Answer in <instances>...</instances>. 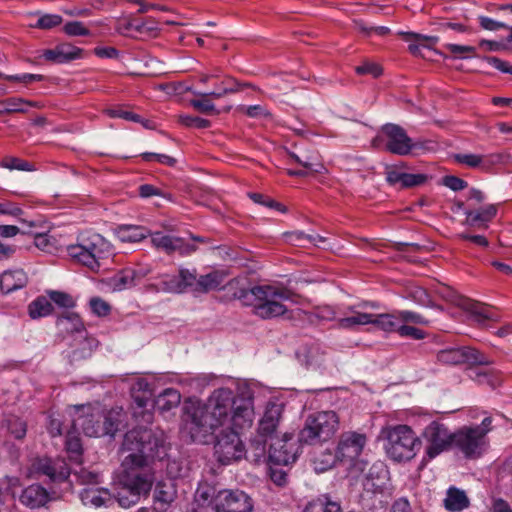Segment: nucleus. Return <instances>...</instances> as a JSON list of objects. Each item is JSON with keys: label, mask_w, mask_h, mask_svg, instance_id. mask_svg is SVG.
<instances>
[{"label": "nucleus", "mask_w": 512, "mask_h": 512, "mask_svg": "<svg viewBox=\"0 0 512 512\" xmlns=\"http://www.w3.org/2000/svg\"><path fill=\"white\" fill-rule=\"evenodd\" d=\"M121 451L128 455L121 464V487L113 497L121 507L129 508L137 504L141 496H147L152 488L154 472L149 462L167 456L164 432L135 427L124 435Z\"/></svg>", "instance_id": "f257e3e1"}, {"label": "nucleus", "mask_w": 512, "mask_h": 512, "mask_svg": "<svg viewBox=\"0 0 512 512\" xmlns=\"http://www.w3.org/2000/svg\"><path fill=\"white\" fill-rule=\"evenodd\" d=\"M233 299L239 300L245 306L253 308V314L261 319H272L286 314V306L280 300L290 297V292L284 288L272 285H256L250 288L240 287L238 279L230 280L224 287Z\"/></svg>", "instance_id": "f03ea898"}, {"label": "nucleus", "mask_w": 512, "mask_h": 512, "mask_svg": "<svg viewBox=\"0 0 512 512\" xmlns=\"http://www.w3.org/2000/svg\"><path fill=\"white\" fill-rule=\"evenodd\" d=\"M68 256L76 263L98 272L113 255L111 244L100 234H80L75 244L67 246Z\"/></svg>", "instance_id": "7ed1b4c3"}, {"label": "nucleus", "mask_w": 512, "mask_h": 512, "mask_svg": "<svg viewBox=\"0 0 512 512\" xmlns=\"http://www.w3.org/2000/svg\"><path fill=\"white\" fill-rule=\"evenodd\" d=\"M381 437L386 440L384 447L387 455L395 461L412 459L421 447L420 439L407 425L384 427Z\"/></svg>", "instance_id": "20e7f679"}, {"label": "nucleus", "mask_w": 512, "mask_h": 512, "mask_svg": "<svg viewBox=\"0 0 512 512\" xmlns=\"http://www.w3.org/2000/svg\"><path fill=\"white\" fill-rule=\"evenodd\" d=\"M339 428V417L334 411H320L307 416L298 433L300 444L321 445L330 440Z\"/></svg>", "instance_id": "39448f33"}, {"label": "nucleus", "mask_w": 512, "mask_h": 512, "mask_svg": "<svg viewBox=\"0 0 512 512\" xmlns=\"http://www.w3.org/2000/svg\"><path fill=\"white\" fill-rule=\"evenodd\" d=\"M368 442V437L365 433L358 431H345L339 436L335 454L328 453L330 461L327 462V467H331L335 460L348 463L351 467L358 471L364 472L367 462L358 460Z\"/></svg>", "instance_id": "423d86ee"}, {"label": "nucleus", "mask_w": 512, "mask_h": 512, "mask_svg": "<svg viewBox=\"0 0 512 512\" xmlns=\"http://www.w3.org/2000/svg\"><path fill=\"white\" fill-rule=\"evenodd\" d=\"M185 429L189 432L193 442L205 443L207 437L219 427V422L213 420L209 409L204 404L191 403L185 406Z\"/></svg>", "instance_id": "0eeeda50"}, {"label": "nucleus", "mask_w": 512, "mask_h": 512, "mask_svg": "<svg viewBox=\"0 0 512 512\" xmlns=\"http://www.w3.org/2000/svg\"><path fill=\"white\" fill-rule=\"evenodd\" d=\"M453 433L440 421H432L424 428L422 437L426 441L425 453L428 459L453 449Z\"/></svg>", "instance_id": "6e6552de"}, {"label": "nucleus", "mask_w": 512, "mask_h": 512, "mask_svg": "<svg viewBox=\"0 0 512 512\" xmlns=\"http://www.w3.org/2000/svg\"><path fill=\"white\" fill-rule=\"evenodd\" d=\"M244 452L243 442L235 430L223 429L216 436L214 455L221 464L227 465L241 459Z\"/></svg>", "instance_id": "1a4fd4ad"}, {"label": "nucleus", "mask_w": 512, "mask_h": 512, "mask_svg": "<svg viewBox=\"0 0 512 512\" xmlns=\"http://www.w3.org/2000/svg\"><path fill=\"white\" fill-rule=\"evenodd\" d=\"M382 138L376 137L373 145L376 146L379 141H384L385 151L398 155L406 156L411 154L412 139L408 136L406 130L400 125L387 123L382 126Z\"/></svg>", "instance_id": "9d476101"}, {"label": "nucleus", "mask_w": 512, "mask_h": 512, "mask_svg": "<svg viewBox=\"0 0 512 512\" xmlns=\"http://www.w3.org/2000/svg\"><path fill=\"white\" fill-rule=\"evenodd\" d=\"M481 432L471 426H463L453 433V449L460 451L467 459H478L485 451L487 441Z\"/></svg>", "instance_id": "9b49d317"}, {"label": "nucleus", "mask_w": 512, "mask_h": 512, "mask_svg": "<svg viewBox=\"0 0 512 512\" xmlns=\"http://www.w3.org/2000/svg\"><path fill=\"white\" fill-rule=\"evenodd\" d=\"M437 361L444 365H490L492 361L489 360L479 350L468 347H449L441 349L437 352Z\"/></svg>", "instance_id": "f8f14e48"}, {"label": "nucleus", "mask_w": 512, "mask_h": 512, "mask_svg": "<svg viewBox=\"0 0 512 512\" xmlns=\"http://www.w3.org/2000/svg\"><path fill=\"white\" fill-rule=\"evenodd\" d=\"M216 512H252L253 499L242 490H221L214 499Z\"/></svg>", "instance_id": "ddd939ff"}, {"label": "nucleus", "mask_w": 512, "mask_h": 512, "mask_svg": "<svg viewBox=\"0 0 512 512\" xmlns=\"http://www.w3.org/2000/svg\"><path fill=\"white\" fill-rule=\"evenodd\" d=\"M293 436L285 433L281 438H273L268 449V462L275 466H287L295 462L298 447L292 442Z\"/></svg>", "instance_id": "4468645a"}, {"label": "nucleus", "mask_w": 512, "mask_h": 512, "mask_svg": "<svg viewBox=\"0 0 512 512\" xmlns=\"http://www.w3.org/2000/svg\"><path fill=\"white\" fill-rule=\"evenodd\" d=\"M236 400L233 392L228 388H220L213 392L205 405L209 409V413L213 416V420L219 422V426L227 419Z\"/></svg>", "instance_id": "2eb2a0df"}, {"label": "nucleus", "mask_w": 512, "mask_h": 512, "mask_svg": "<svg viewBox=\"0 0 512 512\" xmlns=\"http://www.w3.org/2000/svg\"><path fill=\"white\" fill-rule=\"evenodd\" d=\"M125 421V413L122 409H111L102 413V426L90 424L85 427V435L89 437L114 436Z\"/></svg>", "instance_id": "dca6fc26"}, {"label": "nucleus", "mask_w": 512, "mask_h": 512, "mask_svg": "<svg viewBox=\"0 0 512 512\" xmlns=\"http://www.w3.org/2000/svg\"><path fill=\"white\" fill-rule=\"evenodd\" d=\"M285 405L280 402L269 401L265 407L264 414L259 421L257 432L261 436H268L270 440L274 437L275 432L282 420Z\"/></svg>", "instance_id": "f3484780"}, {"label": "nucleus", "mask_w": 512, "mask_h": 512, "mask_svg": "<svg viewBox=\"0 0 512 512\" xmlns=\"http://www.w3.org/2000/svg\"><path fill=\"white\" fill-rule=\"evenodd\" d=\"M150 235L152 244L156 248L164 250L167 254L179 252L181 255H186L196 251L197 249L195 245L186 243L184 239L179 237L164 235L161 232H156Z\"/></svg>", "instance_id": "a211bd4d"}, {"label": "nucleus", "mask_w": 512, "mask_h": 512, "mask_svg": "<svg viewBox=\"0 0 512 512\" xmlns=\"http://www.w3.org/2000/svg\"><path fill=\"white\" fill-rule=\"evenodd\" d=\"M36 469L38 473L47 476L52 483L65 482L70 475V470L63 461L41 459L37 463Z\"/></svg>", "instance_id": "6ab92c4d"}, {"label": "nucleus", "mask_w": 512, "mask_h": 512, "mask_svg": "<svg viewBox=\"0 0 512 512\" xmlns=\"http://www.w3.org/2000/svg\"><path fill=\"white\" fill-rule=\"evenodd\" d=\"M56 327L58 329V337L61 341L65 340L68 336L75 338L77 334L86 332L79 315L73 312H66L58 317Z\"/></svg>", "instance_id": "aec40b11"}, {"label": "nucleus", "mask_w": 512, "mask_h": 512, "mask_svg": "<svg viewBox=\"0 0 512 512\" xmlns=\"http://www.w3.org/2000/svg\"><path fill=\"white\" fill-rule=\"evenodd\" d=\"M82 54L83 49L75 47L69 43H61L53 49L44 50L42 57L53 63H67L81 58Z\"/></svg>", "instance_id": "412c9836"}, {"label": "nucleus", "mask_w": 512, "mask_h": 512, "mask_svg": "<svg viewBox=\"0 0 512 512\" xmlns=\"http://www.w3.org/2000/svg\"><path fill=\"white\" fill-rule=\"evenodd\" d=\"M254 410L251 400L237 399L232 409L231 422L235 429L250 428L253 423Z\"/></svg>", "instance_id": "4be33fe9"}, {"label": "nucleus", "mask_w": 512, "mask_h": 512, "mask_svg": "<svg viewBox=\"0 0 512 512\" xmlns=\"http://www.w3.org/2000/svg\"><path fill=\"white\" fill-rule=\"evenodd\" d=\"M177 497V489L173 480L159 481L154 490V505L159 512H165Z\"/></svg>", "instance_id": "5701e85b"}, {"label": "nucleus", "mask_w": 512, "mask_h": 512, "mask_svg": "<svg viewBox=\"0 0 512 512\" xmlns=\"http://www.w3.org/2000/svg\"><path fill=\"white\" fill-rule=\"evenodd\" d=\"M19 501L30 509H38L50 501V495L41 485L32 484L23 489Z\"/></svg>", "instance_id": "b1692460"}, {"label": "nucleus", "mask_w": 512, "mask_h": 512, "mask_svg": "<svg viewBox=\"0 0 512 512\" xmlns=\"http://www.w3.org/2000/svg\"><path fill=\"white\" fill-rule=\"evenodd\" d=\"M300 360L307 369L322 371L326 368L327 353L319 344L307 345L300 355Z\"/></svg>", "instance_id": "393cba45"}, {"label": "nucleus", "mask_w": 512, "mask_h": 512, "mask_svg": "<svg viewBox=\"0 0 512 512\" xmlns=\"http://www.w3.org/2000/svg\"><path fill=\"white\" fill-rule=\"evenodd\" d=\"M81 501L84 505L99 507H111L115 499L108 489L104 488H85L80 493Z\"/></svg>", "instance_id": "a878e982"}, {"label": "nucleus", "mask_w": 512, "mask_h": 512, "mask_svg": "<svg viewBox=\"0 0 512 512\" xmlns=\"http://www.w3.org/2000/svg\"><path fill=\"white\" fill-rule=\"evenodd\" d=\"M28 283V277L22 269L8 270L0 276V289L8 294L24 288Z\"/></svg>", "instance_id": "bb28decb"}, {"label": "nucleus", "mask_w": 512, "mask_h": 512, "mask_svg": "<svg viewBox=\"0 0 512 512\" xmlns=\"http://www.w3.org/2000/svg\"><path fill=\"white\" fill-rule=\"evenodd\" d=\"M70 346L72 348L71 361H79L91 355L93 348L96 346V340L89 337L86 331L83 334H77Z\"/></svg>", "instance_id": "cd10ccee"}, {"label": "nucleus", "mask_w": 512, "mask_h": 512, "mask_svg": "<svg viewBox=\"0 0 512 512\" xmlns=\"http://www.w3.org/2000/svg\"><path fill=\"white\" fill-rule=\"evenodd\" d=\"M465 214L467 225L486 229L488 227L487 223L497 214V206L490 204L479 210H467Z\"/></svg>", "instance_id": "c85d7f7f"}, {"label": "nucleus", "mask_w": 512, "mask_h": 512, "mask_svg": "<svg viewBox=\"0 0 512 512\" xmlns=\"http://www.w3.org/2000/svg\"><path fill=\"white\" fill-rule=\"evenodd\" d=\"M303 512H342L341 504L329 494H321L311 499Z\"/></svg>", "instance_id": "c756f323"}, {"label": "nucleus", "mask_w": 512, "mask_h": 512, "mask_svg": "<svg viewBox=\"0 0 512 512\" xmlns=\"http://www.w3.org/2000/svg\"><path fill=\"white\" fill-rule=\"evenodd\" d=\"M406 41H415L408 46L409 52L414 56H421V47L430 48L439 40L437 36H425L414 32H400Z\"/></svg>", "instance_id": "7c9ffc66"}, {"label": "nucleus", "mask_w": 512, "mask_h": 512, "mask_svg": "<svg viewBox=\"0 0 512 512\" xmlns=\"http://www.w3.org/2000/svg\"><path fill=\"white\" fill-rule=\"evenodd\" d=\"M470 505V501L463 490L450 487L447 490L444 506L450 512H460Z\"/></svg>", "instance_id": "2f4dec72"}, {"label": "nucleus", "mask_w": 512, "mask_h": 512, "mask_svg": "<svg viewBox=\"0 0 512 512\" xmlns=\"http://www.w3.org/2000/svg\"><path fill=\"white\" fill-rule=\"evenodd\" d=\"M268 441H270V437L261 436L257 432L256 436L250 442L248 458L257 464L268 461V451L266 448Z\"/></svg>", "instance_id": "473e14b6"}, {"label": "nucleus", "mask_w": 512, "mask_h": 512, "mask_svg": "<svg viewBox=\"0 0 512 512\" xmlns=\"http://www.w3.org/2000/svg\"><path fill=\"white\" fill-rule=\"evenodd\" d=\"M77 421H73L72 429L67 432L65 446L71 460L80 461L83 448L80 435L76 429Z\"/></svg>", "instance_id": "72a5a7b5"}, {"label": "nucleus", "mask_w": 512, "mask_h": 512, "mask_svg": "<svg viewBox=\"0 0 512 512\" xmlns=\"http://www.w3.org/2000/svg\"><path fill=\"white\" fill-rule=\"evenodd\" d=\"M181 402L180 393L173 388H167L155 399V406L161 412L170 411L176 408Z\"/></svg>", "instance_id": "f704fd0d"}, {"label": "nucleus", "mask_w": 512, "mask_h": 512, "mask_svg": "<svg viewBox=\"0 0 512 512\" xmlns=\"http://www.w3.org/2000/svg\"><path fill=\"white\" fill-rule=\"evenodd\" d=\"M150 234V231L142 226L123 225L118 229V237L122 242H140Z\"/></svg>", "instance_id": "c9c22d12"}, {"label": "nucleus", "mask_w": 512, "mask_h": 512, "mask_svg": "<svg viewBox=\"0 0 512 512\" xmlns=\"http://www.w3.org/2000/svg\"><path fill=\"white\" fill-rule=\"evenodd\" d=\"M225 275L220 271H212L198 278L197 293H208L218 289L224 282Z\"/></svg>", "instance_id": "e433bc0d"}, {"label": "nucleus", "mask_w": 512, "mask_h": 512, "mask_svg": "<svg viewBox=\"0 0 512 512\" xmlns=\"http://www.w3.org/2000/svg\"><path fill=\"white\" fill-rule=\"evenodd\" d=\"M371 324L385 332H398L400 321L398 315L395 314H372Z\"/></svg>", "instance_id": "4c0bfd02"}, {"label": "nucleus", "mask_w": 512, "mask_h": 512, "mask_svg": "<svg viewBox=\"0 0 512 512\" xmlns=\"http://www.w3.org/2000/svg\"><path fill=\"white\" fill-rule=\"evenodd\" d=\"M52 311V303L44 296L37 297L28 306V314L32 319L48 316Z\"/></svg>", "instance_id": "58836bf2"}, {"label": "nucleus", "mask_w": 512, "mask_h": 512, "mask_svg": "<svg viewBox=\"0 0 512 512\" xmlns=\"http://www.w3.org/2000/svg\"><path fill=\"white\" fill-rule=\"evenodd\" d=\"M349 309L353 312V315L339 319L338 326L340 328L352 329L356 326L371 324L372 314L354 311L352 308Z\"/></svg>", "instance_id": "ea45409f"}, {"label": "nucleus", "mask_w": 512, "mask_h": 512, "mask_svg": "<svg viewBox=\"0 0 512 512\" xmlns=\"http://www.w3.org/2000/svg\"><path fill=\"white\" fill-rule=\"evenodd\" d=\"M6 113H24L27 111L26 106L40 108L39 102L24 100L23 98L11 97L1 103Z\"/></svg>", "instance_id": "a19ab883"}, {"label": "nucleus", "mask_w": 512, "mask_h": 512, "mask_svg": "<svg viewBox=\"0 0 512 512\" xmlns=\"http://www.w3.org/2000/svg\"><path fill=\"white\" fill-rule=\"evenodd\" d=\"M197 98H193L189 101V104L198 112L203 114H219V111L216 109L214 103L207 95H204L200 92H193Z\"/></svg>", "instance_id": "79ce46f5"}, {"label": "nucleus", "mask_w": 512, "mask_h": 512, "mask_svg": "<svg viewBox=\"0 0 512 512\" xmlns=\"http://www.w3.org/2000/svg\"><path fill=\"white\" fill-rule=\"evenodd\" d=\"M134 31L140 35L156 38L160 33L158 22L152 18L139 20L135 18Z\"/></svg>", "instance_id": "37998d69"}, {"label": "nucleus", "mask_w": 512, "mask_h": 512, "mask_svg": "<svg viewBox=\"0 0 512 512\" xmlns=\"http://www.w3.org/2000/svg\"><path fill=\"white\" fill-rule=\"evenodd\" d=\"M296 313L298 317L302 316L303 319L311 324H316L319 320L330 321L335 318V312L329 306L319 308L316 313H308L301 310H297Z\"/></svg>", "instance_id": "c03bdc74"}, {"label": "nucleus", "mask_w": 512, "mask_h": 512, "mask_svg": "<svg viewBox=\"0 0 512 512\" xmlns=\"http://www.w3.org/2000/svg\"><path fill=\"white\" fill-rule=\"evenodd\" d=\"M6 428L8 432L17 440L25 438L27 433V423L20 417L10 415L6 420Z\"/></svg>", "instance_id": "a18cd8bd"}, {"label": "nucleus", "mask_w": 512, "mask_h": 512, "mask_svg": "<svg viewBox=\"0 0 512 512\" xmlns=\"http://www.w3.org/2000/svg\"><path fill=\"white\" fill-rule=\"evenodd\" d=\"M0 166L9 170H20V171H34L36 170L34 164L29 161L23 160L14 156H5L0 161Z\"/></svg>", "instance_id": "49530a36"}, {"label": "nucleus", "mask_w": 512, "mask_h": 512, "mask_svg": "<svg viewBox=\"0 0 512 512\" xmlns=\"http://www.w3.org/2000/svg\"><path fill=\"white\" fill-rule=\"evenodd\" d=\"M248 196L253 202H255L257 204H260V205H263V206H266L269 208H273L282 213L287 212V208L283 204L273 200L272 198H270L268 196H265L264 194L249 193Z\"/></svg>", "instance_id": "de8ad7c7"}, {"label": "nucleus", "mask_w": 512, "mask_h": 512, "mask_svg": "<svg viewBox=\"0 0 512 512\" xmlns=\"http://www.w3.org/2000/svg\"><path fill=\"white\" fill-rule=\"evenodd\" d=\"M467 312L471 313L474 320L481 327H484L486 322L491 320V316L489 315L487 308L476 301L471 305Z\"/></svg>", "instance_id": "09e8293b"}, {"label": "nucleus", "mask_w": 512, "mask_h": 512, "mask_svg": "<svg viewBox=\"0 0 512 512\" xmlns=\"http://www.w3.org/2000/svg\"><path fill=\"white\" fill-rule=\"evenodd\" d=\"M178 121L183 126L188 128L205 129L210 127L211 125V122L209 120L192 115H179Z\"/></svg>", "instance_id": "8fccbe9b"}, {"label": "nucleus", "mask_w": 512, "mask_h": 512, "mask_svg": "<svg viewBox=\"0 0 512 512\" xmlns=\"http://www.w3.org/2000/svg\"><path fill=\"white\" fill-rule=\"evenodd\" d=\"M135 272L133 270H124L114 277L115 288L122 290L134 285Z\"/></svg>", "instance_id": "3c124183"}, {"label": "nucleus", "mask_w": 512, "mask_h": 512, "mask_svg": "<svg viewBox=\"0 0 512 512\" xmlns=\"http://www.w3.org/2000/svg\"><path fill=\"white\" fill-rule=\"evenodd\" d=\"M179 275L183 292L190 289L192 292L197 293L198 279L196 278V274L190 272L188 269H180Z\"/></svg>", "instance_id": "603ef678"}, {"label": "nucleus", "mask_w": 512, "mask_h": 512, "mask_svg": "<svg viewBox=\"0 0 512 512\" xmlns=\"http://www.w3.org/2000/svg\"><path fill=\"white\" fill-rule=\"evenodd\" d=\"M298 164L309 170L311 174H321L325 170L324 165L319 161L317 156L302 157V160H298Z\"/></svg>", "instance_id": "864d4df0"}, {"label": "nucleus", "mask_w": 512, "mask_h": 512, "mask_svg": "<svg viewBox=\"0 0 512 512\" xmlns=\"http://www.w3.org/2000/svg\"><path fill=\"white\" fill-rule=\"evenodd\" d=\"M89 305L92 312L99 317H105L111 312V305L100 297H92Z\"/></svg>", "instance_id": "5fc2aeb1"}, {"label": "nucleus", "mask_w": 512, "mask_h": 512, "mask_svg": "<svg viewBox=\"0 0 512 512\" xmlns=\"http://www.w3.org/2000/svg\"><path fill=\"white\" fill-rule=\"evenodd\" d=\"M180 275L169 276L165 275L161 280L162 289L171 293H183V286H181Z\"/></svg>", "instance_id": "6e6d98bb"}, {"label": "nucleus", "mask_w": 512, "mask_h": 512, "mask_svg": "<svg viewBox=\"0 0 512 512\" xmlns=\"http://www.w3.org/2000/svg\"><path fill=\"white\" fill-rule=\"evenodd\" d=\"M63 31L68 36H89V35H91L90 30L87 29L84 26V24L80 21L67 22L63 27Z\"/></svg>", "instance_id": "4d7b16f0"}, {"label": "nucleus", "mask_w": 512, "mask_h": 512, "mask_svg": "<svg viewBox=\"0 0 512 512\" xmlns=\"http://www.w3.org/2000/svg\"><path fill=\"white\" fill-rule=\"evenodd\" d=\"M445 48L448 49L455 57L467 58L476 56V48L473 46L446 44Z\"/></svg>", "instance_id": "13d9d810"}, {"label": "nucleus", "mask_w": 512, "mask_h": 512, "mask_svg": "<svg viewBox=\"0 0 512 512\" xmlns=\"http://www.w3.org/2000/svg\"><path fill=\"white\" fill-rule=\"evenodd\" d=\"M427 175L425 174H410L404 173L402 176L401 188H411L424 184L427 181Z\"/></svg>", "instance_id": "bf43d9fd"}, {"label": "nucleus", "mask_w": 512, "mask_h": 512, "mask_svg": "<svg viewBox=\"0 0 512 512\" xmlns=\"http://www.w3.org/2000/svg\"><path fill=\"white\" fill-rule=\"evenodd\" d=\"M50 299L57 305L64 308H72L75 305L73 298L61 291H51L49 292Z\"/></svg>", "instance_id": "052dcab7"}, {"label": "nucleus", "mask_w": 512, "mask_h": 512, "mask_svg": "<svg viewBox=\"0 0 512 512\" xmlns=\"http://www.w3.org/2000/svg\"><path fill=\"white\" fill-rule=\"evenodd\" d=\"M62 23V17L56 14H46L40 17L37 21L36 27L40 29H51Z\"/></svg>", "instance_id": "680f3d73"}, {"label": "nucleus", "mask_w": 512, "mask_h": 512, "mask_svg": "<svg viewBox=\"0 0 512 512\" xmlns=\"http://www.w3.org/2000/svg\"><path fill=\"white\" fill-rule=\"evenodd\" d=\"M455 160L460 164H465L469 167L476 168L483 162V156L476 154H456Z\"/></svg>", "instance_id": "e2e57ef3"}, {"label": "nucleus", "mask_w": 512, "mask_h": 512, "mask_svg": "<svg viewBox=\"0 0 512 512\" xmlns=\"http://www.w3.org/2000/svg\"><path fill=\"white\" fill-rule=\"evenodd\" d=\"M74 475L81 484H97L99 479L98 473L85 468H80L78 471H75Z\"/></svg>", "instance_id": "0e129e2a"}, {"label": "nucleus", "mask_w": 512, "mask_h": 512, "mask_svg": "<svg viewBox=\"0 0 512 512\" xmlns=\"http://www.w3.org/2000/svg\"><path fill=\"white\" fill-rule=\"evenodd\" d=\"M400 322H411L414 324L427 325L429 321L425 319L422 315L417 314L411 311H400L398 313Z\"/></svg>", "instance_id": "69168bd1"}, {"label": "nucleus", "mask_w": 512, "mask_h": 512, "mask_svg": "<svg viewBox=\"0 0 512 512\" xmlns=\"http://www.w3.org/2000/svg\"><path fill=\"white\" fill-rule=\"evenodd\" d=\"M398 334L402 337H410L416 340H420L425 337V332L423 330L413 326L402 324H400Z\"/></svg>", "instance_id": "338daca9"}, {"label": "nucleus", "mask_w": 512, "mask_h": 512, "mask_svg": "<svg viewBox=\"0 0 512 512\" xmlns=\"http://www.w3.org/2000/svg\"><path fill=\"white\" fill-rule=\"evenodd\" d=\"M484 60L487 61L493 67H495L497 70L512 75V65L509 64L508 62L503 61L500 58L494 56H485Z\"/></svg>", "instance_id": "774afa93"}]
</instances>
